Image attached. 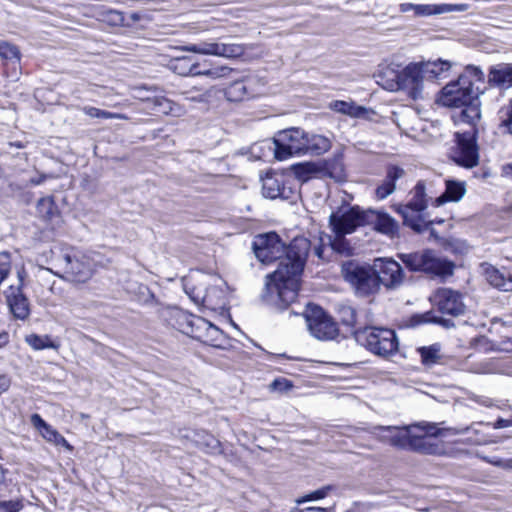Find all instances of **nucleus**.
<instances>
[{
    "instance_id": "680f3d73",
    "label": "nucleus",
    "mask_w": 512,
    "mask_h": 512,
    "mask_svg": "<svg viewBox=\"0 0 512 512\" xmlns=\"http://www.w3.org/2000/svg\"><path fill=\"white\" fill-rule=\"evenodd\" d=\"M446 189L443 194L435 200V205L440 206L448 201V179H445Z\"/></svg>"
},
{
    "instance_id": "7c9ffc66",
    "label": "nucleus",
    "mask_w": 512,
    "mask_h": 512,
    "mask_svg": "<svg viewBox=\"0 0 512 512\" xmlns=\"http://www.w3.org/2000/svg\"><path fill=\"white\" fill-rule=\"evenodd\" d=\"M418 65L421 66V73L423 75L424 80L428 81H436L442 77H445V68L447 65L445 61H427V62H418Z\"/></svg>"
},
{
    "instance_id": "b1692460",
    "label": "nucleus",
    "mask_w": 512,
    "mask_h": 512,
    "mask_svg": "<svg viewBox=\"0 0 512 512\" xmlns=\"http://www.w3.org/2000/svg\"><path fill=\"white\" fill-rule=\"evenodd\" d=\"M5 296L10 310L16 318L24 320L29 316L30 310L28 300L21 293L19 287L11 285L9 289L5 291Z\"/></svg>"
},
{
    "instance_id": "58836bf2",
    "label": "nucleus",
    "mask_w": 512,
    "mask_h": 512,
    "mask_svg": "<svg viewBox=\"0 0 512 512\" xmlns=\"http://www.w3.org/2000/svg\"><path fill=\"white\" fill-rule=\"evenodd\" d=\"M0 57L5 64H18L21 59V53L17 46L8 42H0Z\"/></svg>"
},
{
    "instance_id": "f8f14e48",
    "label": "nucleus",
    "mask_w": 512,
    "mask_h": 512,
    "mask_svg": "<svg viewBox=\"0 0 512 512\" xmlns=\"http://www.w3.org/2000/svg\"><path fill=\"white\" fill-rule=\"evenodd\" d=\"M303 318L311 335L319 340H331L338 334L337 324L318 306L308 305Z\"/></svg>"
},
{
    "instance_id": "9d476101",
    "label": "nucleus",
    "mask_w": 512,
    "mask_h": 512,
    "mask_svg": "<svg viewBox=\"0 0 512 512\" xmlns=\"http://www.w3.org/2000/svg\"><path fill=\"white\" fill-rule=\"evenodd\" d=\"M424 78L421 66L418 63H410L400 72L395 74V79L388 81L385 88L390 91H405L414 100L421 97Z\"/></svg>"
},
{
    "instance_id": "49530a36",
    "label": "nucleus",
    "mask_w": 512,
    "mask_h": 512,
    "mask_svg": "<svg viewBox=\"0 0 512 512\" xmlns=\"http://www.w3.org/2000/svg\"><path fill=\"white\" fill-rule=\"evenodd\" d=\"M330 490H331L330 486H326V487L317 489V490L303 496L302 498L297 499L296 502H297V504H302V503L308 502V501H316V500L323 499L328 495Z\"/></svg>"
},
{
    "instance_id": "5fc2aeb1",
    "label": "nucleus",
    "mask_w": 512,
    "mask_h": 512,
    "mask_svg": "<svg viewBox=\"0 0 512 512\" xmlns=\"http://www.w3.org/2000/svg\"><path fill=\"white\" fill-rule=\"evenodd\" d=\"M271 388L273 390H276V391H280V392H283V391H288L292 388V384L290 381H288L287 379H284V378H280V379H275L272 383H271Z\"/></svg>"
},
{
    "instance_id": "de8ad7c7",
    "label": "nucleus",
    "mask_w": 512,
    "mask_h": 512,
    "mask_svg": "<svg viewBox=\"0 0 512 512\" xmlns=\"http://www.w3.org/2000/svg\"><path fill=\"white\" fill-rule=\"evenodd\" d=\"M11 270V256L7 252H0V283L8 276Z\"/></svg>"
},
{
    "instance_id": "0eeeda50",
    "label": "nucleus",
    "mask_w": 512,
    "mask_h": 512,
    "mask_svg": "<svg viewBox=\"0 0 512 512\" xmlns=\"http://www.w3.org/2000/svg\"><path fill=\"white\" fill-rule=\"evenodd\" d=\"M56 267L73 282L88 281L95 269V263L89 255L80 252H66L56 258Z\"/></svg>"
},
{
    "instance_id": "393cba45",
    "label": "nucleus",
    "mask_w": 512,
    "mask_h": 512,
    "mask_svg": "<svg viewBox=\"0 0 512 512\" xmlns=\"http://www.w3.org/2000/svg\"><path fill=\"white\" fill-rule=\"evenodd\" d=\"M320 178H331L337 182H342L346 178L345 168L340 156L329 160L319 161Z\"/></svg>"
},
{
    "instance_id": "c03bdc74",
    "label": "nucleus",
    "mask_w": 512,
    "mask_h": 512,
    "mask_svg": "<svg viewBox=\"0 0 512 512\" xmlns=\"http://www.w3.org/2000/svg\"><path fill=\"white\" fill-rule=\"evenodd\" d=\"M466 306L460 293L450 291V315L458 316L465 312Z\"/></svg>"
},
{
    "instance_id": "e2e57ef3",
    "label": "nucleus",
    "mask_w": 512,
    "mask_h": 512,
    "mask_svg": "<svg viewBox=\"0 0 512 512\" xmlns=\"http://www.w3.org/2000/svg\"><path fill=\"white\" fill-rule=\"evenodd\" d=\"M292 512H329L327 508L317 507V506H309L302 509H296Z\"/></svg>"
},
{
    "instance_id": "f03ea898",
    "label": "nucleus",
    "mask_w": 512,
    "mask_h": 512,
    "mask_svg": "<svg viewBox=\"0 0 512 512\" xmlns=\"http://www.w3.org/2000/svg\"><path fill=\"white\" fill-rule=\"evenodd\" d=\"M485 75L476 66H467L450 81V118L454 132L478 134L481 121L479 95L484 92Z\"/></svg>"
},
{
    "instance_id": "338daca9",
    "label": "nucleus",
    "mask_w": 512,
    "mask_h": 512,
    "mask_svg": "<svg viewBox=\"0 0 512 512\" xmlns=\"http://www.w3.org/2000/svg\"><path fill=\"white\" fill-rule=\"evenodd\" d=\"M47 178H49V176H48V175H46V174H42V175H39L38 177L32 178V179L30 180V183H31L32 185H40V184H42V183H43Z\"/></svg>"
},
{
    "instance_id": "20e7f679",
    "label": "nucleus",
    "mask_w": 512,
    "mask_h": 512,
    "mask_svg": "<svg viewBox=\"0 0 512 512\" xmlns=\"http://www.w3.org/2000/svg\"><path fill=\"white\" fill-rule=\"evenodd\" d=\"M410 195L409 202L397 208V211L403 216L404 224L418 233L430 231L431 237L437 241L443 239V235L447 231L445 219L426 221L424 216L420 214L427 207L424 184L419 182Z\"/></svg>"
},
{
    "instance_id": "13d9d810",
    "label": "nucleus",
    "mask_w": 512,
    "mask_h": 512,
    "mask_svg": "<svg viewBox=\"0 0 512 512\" xmlns=\"http://www.w3.org/2000/svg\"><path fill=\"white\" fill-rule=\"evenodd\" d=\"M447 87H448V85L444 86L441 89L440 94L436 98V101H435L436 105L442 106V107H448V92L446 91Z\"/></svg>"
},
{
    "instance_id": "69168bd1",
    "label": "nucleus",
    "mask_w": 512,
    "mask_h": 512,
    "mask_svg": "<svg viewBox=\"0 0 512 512\" xmlns=\"http://www.w3.org/2000/svg\"><path fill=\"white\" fill-rule=\"evenodd\" d=\"M324 250H325V246L324 245H315L314 246V249H313V253L319 258V259H324Z\"/></svg>"
},
{
    "instance_id": "423d86ee",
    "label": "nucleus",
    "mask_w": 512,
    "mask_h": 512,
    "mask_svg": "<svg viewBox=\"0 0 512 512\" xmlns=\"http://www.w3.org/2000/svg\"><path fill=\"white\" fill-rule=\"evenodd\" d=\"M356 341L371 353L388 357L398 350V340L393 330L383 327H365L354 333Z\"/></svg>"
},
{
    "instance_id": "c756f323",
    "label": "nucleus",
    "mask_w": 512,
    "mask_h": 512,
    "mask_svg": "<svg viewBox=\"0 0 512 512\" xmlns=\"http://www.w3.org/2000/svg\"><path fill=\"white\" fill-rule=\"evenodd\" d=\"M141 99V97H139ZM142 100H145L150 103L149 109L155 113V114H163V115H179L180 114V108L174 104L171 100L160 96V97H154L152 99L150 98H142Z\"/></svg>"
},
{
    "instance_id": "cd10ccee",
    "label": "nucleus",
    "mask_w": 512,
    "mask_h": 512,
    "mask_svg": "<svg viewBox=\"0 0 512 512\" xmlns=\"http://www.w3.org/2000/svg\"><path fill=\"white\" fill-rule=\"evenodd\" d=\"M37 212L40 217L49 222L53 227L61 223L60 213L51 197H44L38 201Z\"/></svg>"
},
{
    "instance_id": "c9c22d12",
    "label": "nucleus",
    "mask_w": 512,
    "mask_h": 512,
    "mask_svg": "<svg viewBox=\"0 0 512 512\" xmlns=\"http://www.w3.org/2000/svg\"><path fill=\"white\" fill-rule=\"evenodd\" d=\"M225 96L231 102L242 101L249 96L248 86L243 80L235 81L225 89Z\"/></svg>"
},
{
    "instance_id": "dca6fc26",
    "label": "nucleus",
    "mask_w": 512,
    "mask_h": 512,
    "mask_svg": "<svg viewBox=\"0 0 512 512\" xmlns=\"http://www.w3.org/2000/svg\"><path fill=\"white\" fill-rule=\"evenodd\" d=\"M456 138V151L454 162L465 168H473L479 163V148L477 145L478 134L454 132Z\"/></svg>"
},
{
    "instance_id": "2f4dec72",
    "label": "nucleus",
    "mask_w": 512,
    "mask_h": 512,
    "mask_svg": "<svg viewBox=\"0 0 512 512\" xmlns=\"http://www.w3.org/2000/svg\"><path fill=\"white\" fill-rule=\"evenodd\" d=\"M430 250L424 252H415L400 254L401 261L412 271H424L427 267V261Z\"/></svg>"
},
{
    "instance_id": "3c124183",
    "label": "nucleus",
    "mask_w": 512,
    "mask_h": 512,
    "mask_svg": "<svg viewBox=\"0 0 512 512\" xmlns=\"http://www.w3.org/2000/svg\"><path fill=\"white\" fill-rule=\"evenodd\" d=\"M341 320L347 326H354L356 323L355 310L351 307H344L340 311Z\"/></svg>"
},
{
    "instance_id": "ea45409f",
    "label": "nucleus",
    "mask_w": 512,
    "mask_h": 512,
    "mask_svg": "<svg viewBox=\"0 0 512 512\" xmlns=\"http://www.w3.org/2000/svg\"><path fill=\"white\" fill-rule=\"evenodd\" d=\"M95 16L98 20L105 22L111 26L120 25L124 21L123 15L120 12L112 9H107L104 7H100L96 11Z\"/></svg>"
},
{
    "instance_id": "6ab92c4d",
    "label": "nucleus",
    "mask_w": 512,
    "mask_h": 512,
    "mask_svg": "<svg viewBox=\"0 0 512 512\" xmlns=\"http://www.w3.org/2000/svg\"><path fill=\"white\" fill-rule=\"evenodd\" d=\"M263 195L270 199H290L295 194L291 186H287L286 177L281 173H269L262 178Z\"/></svg>"
},
{
    "instance_id": "a18cd8bd",
    "label": "nucleus",
    "mask_w": 512,
    "mask_h": 512,
    "mask_svg": "<svg viewBox=\"0 0 512 512\" xmlns=\"http://www.w3.org/2000/svg\"><path fill=\"white\" fill-rule=\"evenodd\" d=\"M432 302L438 306L439 310L445 315L448 313V292L445 289L437 291L432 297Z\"/></svg>"
},
{
    "instance_id": "f3484780",
    "label": "nucleus",
    "mask_w": 512,
    "mask_h": 512,
    "mask_svg": "<svg viewBox=\"0 0 512 512\" xmlns=\"http://www.w3.org/2000/svg\"><path fill=\"white\" fill-rule=\"evenodd\" d=\"M373 270L379 279L380 286L395 289L402 285L404 272L398 262L390 258H378L374 260Z\"/></svg>"
},
{
    "instance_id": "8fccbe9b",
    "label": "nucleus",
    "mask_w": 512,
    "mask_h": 512,
    "mask_svg": "<svg viewBox=\"0 0 512 512\" xmlns=\"http://www.w3.org/2000/svg\"><path fill=\"white\" fill-rule=\"evenodd\" d=\"M453 252L457 255H464L469 251V246L467 243L460 239H450V252Z\"/></svg>"
},
{
    "instance_id": "6e6552de",
    "label": "nucleus",
    "mask_w": 512,
    "mask_h": 512,
    "mask_svg": "<svg viewBox=\"0 0 512 512\" xmlns=\"http://www.w3.org/2000/svg\"><path fill=\"white\" fill-rule=\"evenodd\" d=\"M305 137L306 131L299 127L278 131L273 138L275 158L284 161L305 155Z\"/></svg>"
},
{
    "instance_id": "37998d69",
    "label": "nucleus",
    "mask_w": 512,
    "mask_h": 512,
    "mask_svg": "<svg viewBox=\"0 0 512 512\" xmlns=\"http://www.w3.org/2000/svg\"><path fill=\"white\" fill-rule=\"evenodd\" d=\"M466 183L464 181L450 180V202L460 201L466 194Z\"/></svg>"
},
{
    "instance_id": "7ed1b4c3",
    "label": "nucleus",
    "mask_w": 512,
    "mask_h": 512,
    "mask_svg": "<svg viewBox=\"0 0 512 512\" xmlns=\"http://www.w3.org/2000/svg\"><path fill=\"white\" fill-rule=\"evenodd\" d=\"M183 289L196 304L212 311L223 312L228 305L227 285L223 279L202 273L183 278Z\"/></svg>"
},
{
    "instance_id": "6e6d98bb",
    "label": "nucleus",
    "mask_w": 512,
    "mask_h": 512,
    "mask_svg": "<svg viewBox=\"0 0 512 512\" xmlns=\"http://www.w3.org/2000/svg\"><path fill=\"white\" fill-rule=\"evenodd\" d=\"M404 174V170L397 166H391L387 170L386 178L388 181L395 184L396 180L401 178Z\"/></svg>"
},
{
    "instance_id": "f257e3e1",
    "label": "nucleus",
    "mask_w": 512,
    "mask_h": 512,
    "mask_svg": "<svg viewBox=\"0 0 512 512\" xmlns=\"http://www.w3.org/2000/svg\"><path fill=\"white\" fill-rule=\"evenodd\" d=\"M310 247L305 237H296L286 247L274 232L254 238L253 250L259 261L269 264L279 260L277 270L267 276L263 300L268 305L284 310L296 300Z\"/></svg>"
},
{
    "instance_id": "c85d7f7f",
    "label": "nucleus",
    "mask_w": 512,
    "mask_h": 512,
    "mask_svg": "<svg viewBox=\"0 0 512 512\" xmlns=\"http://www.w3.org/2000/svg\"><path fill=\"white\" fill-rule=\"evenodd\" d=\"M402 12L414 11L418 16H431L443 14L448 11L447 4H412L403 3L401 4Z\"/></svg>"
},
{
    "instance_id": "a19ab883",
    "label": "nucleus",
    "mask_w": 512,
    "mask_h": 512,
    "mask_svg": "<svg viewBox=\"0 0 512 512\" xmlns=\"http://www.w3.org/2000/svg\"><path fill=\"white\" fill-rule=\"evenodd\" d=\"M193 441L200 448L216 449L218 447V441L210 434L202 432H193Z\"/></svg>"
},
{
    "instance_id": "72a5a7b5",
    "label": "nucleus",
    "mask_w": 512,
    "mask_h": 512,
    "mask_svg": "<svg viewBox=\"0 0 512 512\" xmlns=\"http://www.w3.org/2000/svg\"><path fill=\"white\" fill-rule=\"evenodd\" d=\"M330 108L338 113L355 118L363 117L366 113L364 107L357 106L353 102L347 101H333L330 103Z\"/></svg>"
},
{
    "instance_id": "4be33fe9",
    "label": "nucleus",
    "mask_w": 512,
    "mask_h": 512,
    "mask_svg": "<svg viewBox=\"0 0 512 512\" xmlns=\"http://www.w3.org/2000/svg\"><path fill=\"white\" fill-rule=\"evenodd\" d=\"M31 423L47 442L55 446H62L69 451L73 449L68 441L57 430L44 421L39 414H33L31 416Z\"/></svg>"
},
{
    "instance_id": "9b49d317",
    "label": "nucleus",
    "mask_w": 512,
    "mask_h": 512,
    "mask_svg": "<svg viewBox=\"0 0 512 512\" xmlns=\"http://www.w3.org/2000/svg\"><path fill=\"white\" fill-rule=\"evenodd\" d=\"M187 323L185 333L210 346L221 348L226 343L224 333L211 322L195 315H183Z\"/></svg>"
},
{
    "instance_id": "864d4df0",
    "label": "nucleus",
    "mask_w": 512,
    "mask_h": 512,
    "mask_svg": "<svg viewBox=\"0 0 512 512\" xmlns=\"http://www.w3.org/2000/svg\"><path fill=\"white\" fill-rule=\"evenodd\" d=\"M481 458L484 461H486L494 466H497V467H501V468H505V469L512 467V460H504V459H501L498 457H487V456H483Z\"/></svg>"
},
{
    "instance_id": "412c9836",
    "label": "nucleus",
    "mask_w": 512,
    "mask_h": 512,
    "mask_svg": "<svg viewBox=\"0 0 512 512\" xmlns=\"http://www.w3.org/2000/svg\"><path fill=\"white\" fill-rule=\"evenodd\" d=\"M490 333L494 336V338L491 339L494 348L512 351V321H494L490 328Z\"/></svg>"
},
{
    "instance_id": "052dcab7",
    "label": "nucleus",
    "mask_w": 512,
    "mask_h": 512,
    "mask_svg": "<svg viewBox=\"0 0 512 512\" xmlns=\"http://www.w3.org/2000/svg\"><path fill=\"white\" fill-rule=\"evenodd\" d=\"M11 385V380L6 375H0V395L6 392Z\"/></svg>"
},
{
    "instance_id": "4c0bfd02",
    "label": "nucleus",
    "mask_w": 512,
    "mask_h": 512,
    "mask_svg": "<svg viewBox=\"0 0 512 512\" xmlns=\"http://www.w3.org/2000/svg\"><path fill=\"white\" fill-rule=\"evenodd\" d=\"M25 342L34 350L58 348V345L47 335L29 334L25 337Z\"/></svg>"
},
{
    "instance_id": "2eb2a0df",
    "label": "nucleus",
    "mask_w": 512,
    "mask_h": 512,
    "mask_svg": "<svg viewBox=\"0 0 512 512\" xmlns=\"http://www.w3.org/2000/svg\"><path fill=\"white\" fill-rule=\"evenodd\" d=\"M182 50L201 55H210L230 59L242 56L245 52V45L239 43H224L210 39L199 43L186 45L182 48Z\"/></svg>"
},
{
    "instance_id": "603ef678",
    "label": "nucleus",
    "mask_w": 512,
    "mask_h": 512,
    "mask_svg": "<svg viewBox=\"0 0 512 512\" xmlns=\"http://www.w3.org/2000/svg\"><path fill=\"white\" fill-rule=\"evenodd\" d=\"M22 504L18 500L0 501V512H19Z\"/></svg>"
},
{
    "instance_id": "1a4fd4ad",
    "label": "nucleus",
    "mask_w": 512,
    "mask_h": 512,
    "mask_svg": "<svg viewBox=\"0 0 512 512\" xmlns=\"http://www.w3.org/2000/svg\"><path fill=\"white\" fill-rule=\"evenodd\" d=\"M342 275L355 289L356 293L367 296L376 293L380 289L379 279L373 267L366 268L358 264L348 262L342 266Z\"/></svg>"
},
{
    "instance_id": "a878e982",
    "label": "nucleus",
    "mask_w": 512,
    "mask_h": 512,
    "mask_svg": "<svg viewBox=\"0 0 512 512\" xmlns=\"http://www.w3.org/2000/svg\"><path fill=\"white\" fill-rule=\"evenodd\" d=\"M484 275L492 286L503 291H512V273L504 274L494 266L486 265Z\"/></svg>"
},
{
    "instance_id": "4468645a",
    "label": "nucleus",
    "mask_w": 512,
    "mask_h": 512,
    "mask_svg": "<svg viewBox=\"0 0 512 512\" xmlns=\"http://www.w3.org/2000/svg\"><path fill=\"white\" fill-rule=\"evenodd\" d=\"M415 430L413 424L399 426H371L367 431L378 441L395 448L410 451L411 436Z\"/></svg>"
},
{
    "instance_id": "0e129e2a",
    "label": "nucleus",
    "mask_w": 512,
    "mask_h": 512,
    "mask_svg": "<svg viewBox=\"0 0 512 512\" xmlns=\"http://www.w3.org/2000/svg\"><path fill=\"white\" fill-rule=\"evenodd\" d=\"M511 426H512V418L511 419L500 418L493 425V427L495 429L506 428V427H511Z\"/></svg>"
},
{
    "instance_id": "a211bd4d",
    "label": "nucleus",
    "mask_w": 512,
    "mask_h": 512,
    "mask_svg": "<svg viewBox=\"0 0 512 512\" xmlns=\"http://www.w3.org/2000/svg\"><path fill=\"white\" fill-rule=\"evenodd\" d=\"M171 69L182 76H198L205 75L213 79L227 77L232 71L231 68L227 66L215 67L212 69L200 70V64L197 62H193L190 57H178L171 61Z\"/></svg>"
},
{
    "instance_id": "09e8293b",
    "label": "nucleus",
    "mask_w": 512,
    "mask_h": 512,
    "mask_svg": "<svg viewBox=\"0 0 512 512\" xmlns=\"http://www.w3.org/2000/svg\"><path fill=\"white\" fill-rule=\"evenodd\" d=\"M395 190V184L385 179L383 183L376 189V197L383 200L391 195Z\"/></svg>"
},
{
    "instance_id": "39448f33",
    "label": "nucleus",
    "mask_w": 512,
    "mask_h": 512,
    "mask_svg": "<svg viewBox=\"0 0 512 512\" xmlns=\"http://www.w3.org/2000/svg\"><path fill=\"white\" fill-rule=\"evenodd\" d=\"M444 422L421 421L413 423L410 451L426 455H444L448 448V429Z\"/></svg>"
},
{
    "instance_id": "bf43d9fd",
    "label": "nucleus",
    "mask_w": 512,
    "mask_h": 512,
    "mask_svg": "<svg viewBox=\"0 0 512 512\" xmlns=\"http://www.w3.org/2000/svg\"><path fill=\"white\" fill-rule=\"evenodd\" d=\"M82 112L89 117L99 118L100 109L93 106H84L81 108Z\"/></svg>"
},
{
    "instance_id": "774afa93",
    "label": "nucleus",
    "mask_w": 512,
    "mask_h": 512,
    "mask_svg": "<svg viewBox=\"0 0 512 512\" xmlns=\"http://www.w3.org/2000/svg\"><path fill=\"white\" fill-rule=\"evenodd\" d=\"M502 174L505 176V177H510L512 178V162L511 163H508L506 165L503 166L502 168Z\"/></svg>"
},
{
    "instance_id": "e433bc0d",
    "label": "nucleus",
    "mask_w": 512,
    "mask_h": 512,
    "mask_svg": "<svg viewBox=\"0 0 512 512\" xmlns=\"http://www.w3.org/2000/svg\"><path fill=\"white\" fill-rule=\"evenodd\" d=\"M417 352L421 355L422 363L430 366L438 362L441 357V347L439 344L423 346L417 348Z\"/></svg>"
},
{
    "instance_id": "f704fd0d",
    "label": "nucleus",
    "mask_w": 512,
    "mask_h": 512,
    "mask_svg": "<svg viewBox=\"0 0 512 512\" xmlns=\"http://www.w3.org/2000/svg\"><path fill=\"white\" fill-rule=\"evenodd\" d=\"M320 168L319 162H305L293 166L295 175L301 181H307L311 177L320 178Z\"/></svg>"
},
{
    "instance_id": "bb28decb",
    "label": "nucleus",
    "mask_w": 512,
    "mask_h": 512,
    "mask_svg": "<svg viewBox=\"0 0 512 512\" xmlns=\"http://www.w3.org/2000/svg\"><path fill=\"white\" fill-rule=\"evenodd\" d=\"M305 138V155H322L331 148V140L324 135L306 131Z\"/></svg>"
},
{
    "instance_id": "aec40b11",
    "label": "nucleus",
    "mask_w": 512,
    "mask_h": 512,
    "mask_svg": "<svg viewBox=\"0 0 512 512\" xmlns=\"http://www.w3.org/2000/svg\"><path fill=\"white\" fill-rule=\"evenodd\" d=\"M366 225L372 226L374 230L389 238H394L399 233L398 222L388 213L380 210L366 211Z\"/></svg>"
},
{
    "instance_id": "473e14b6",
    "label": "nucleus",
    "mask_w": 512,
    "mask_h": 512,
    "mask_svg": "<svg viewBox=\"0 0 512 512\" xmlns=\"http://www.w3.org/2000/svg\"><path fill=\"white\" fill-rule=\"evenodd\" d=\"M424 272L434 277L443 278L448 273V262L445 259L438 258L434 252L430 251Z\"/></svg>"
},
{
    "instance_id": "5701e85b",
    "label": "nucleus",
    "mask_w": 512,
    "mask_h": 512,
    "mask_svg": "<svg viewBox=\"0 0 512 512\" xmlns=\"http://www.w3.org/2000/svg\"><path fill=\"white\" fill-rule=\"evenodd\" d=\"M488 84L501 90L512 87V63H499L492 66L488 73Z\"/></svg>"
},
{
    "instance_id": "4d7b16f0",
    "label": "nucleus",
    "mask_w": 512,
    "mask_h": 512,
    "mask_svg": "<svg viewBox=\"0 0 512 512\" xmlns=\"http://www.w3.org/2000/svg\"><path fill=\"white\" fill-rule=\"evenodd\" d=\"M501 126L504 127L507 132L512 134V99L510 102V106L506 111L504 118L501 121Z\"/></svg>"
},
{
    "instance_id": "79ce46f5",
    "label": "nucleus",
    "mask_w": 512,
    "mask_h": 512,
    "mask_svg": "<svg viewBox=\"0 0 512 512\" xmlns=\"http://www.w3.org/2000/svg\"><path fill=\"white\" fill-rule=\"evenodd\" d=\"M429 322L438 323L444 327L447 326V320L444 317L436 318V317L432 316L431 312H427L425 314H420V315H414L410 319V325L413 327L418 326L422 323H429Z\"/></svg>"
},
{
    "instance_id": "ddd939ff",
    "label": "nucleus",
    "mask_w": 512,
    "mask_h": 512,
    "mask_svg": "<svg viewBox=\"0 0 512 512\" xmlns=\"http://www.w3.org/2000/svg\"><path fill=\"white\" fill-rule=\"evenodd\" d=\"M330 225L337 237H343L366 225V211L359 207H341L331 214Z\"/></svg>"
}]
</instances>
